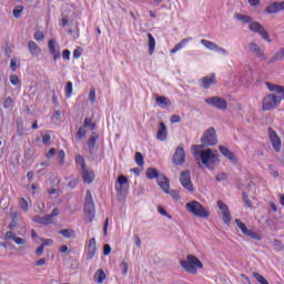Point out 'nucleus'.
<instances>
[{"label":"nucleus","instance_id":"1","mask_svg":"<svg viewBox=\"0 0 284 284\" xmlns=\"http://www.w3.org/2000/svg\"><path fill=\"white\" fill-rule=\"evenodd\" d=\"M193 155L195 156L196 160L200 159V161L203 163V165L211 171L216 170V165H219L220 160L219 155L214 153L212 149H206L199 151V145H193Z\"/></svg>","mask_w":284,"mask_h":284},{"label":"nucleus","instance_id":"2","mask_svg":"<svg viewBox=\"0 0 284 284\" xmlns=\"http://www.w3.org/2000/svg\"><path fill=\"white\" fill-rule=\"evenodd\" d=\"M180 265L189 274H196L199 270H203V262H201L199 257L193 254H189L186 260H180Z\"/></svg>","mask_w":284,"mask_h":284},{"label":"nucleus","instance_id":"3","mask_svg":"<svg viewBox=\"0 0 284 284\" xmlns=\"http://www.w3.org/2000/svg\"><path fill=\"white\" fill-rule=\"evenodd\" d=\"M94 212L95 207L94 201L92 200V192L88 190L84 199V214L87 223H92V221H94Z\"/></svg>","mask_w":284,"mask_h":284},{"label":"nucleus","instance_id":"4","mask_svg":"<svg viewBox=\"0 0 284 284\" xmlns=\"http://www.w3.org/2000/svg\"><path fill=\"white\" fill-rule=\"evenodd\" d=\"M283 101L282 97H277L276 94H267L262 100V110L263 112H267L268 110H274V108H278L281 102Z\"/></svg>","mask_w":284,"mask_h":284},{"label":"nucleus","instance_id":"5","mask_svg":"<svg viewBox=\"0 0 284 284\" xmlns=\"http://www.w3.org/2000/svg\"><path fill=\"white\" fill-rule=\"evenodd\" d=\"M186 210L191 214H194V216H200L201 219H207V216H210V212H207L205 210V206L197 201H192L187 203Z\"/></svg>","mask_w":284,"mask_h":284},{"label":"nucleus","instance_id":"6","mask_svg":"<svg viewBox=\"0 0 284 284\" xmlns=\"http://www.w3.org/2000/svg\"><path fill=\"white\" fill-rule=\"evenodd\" d=\"M201 143L203 145H216L219 143V138L216 136V130L214 128H210L203 132L201 136Z\"/></svg>","mask_w":284,"mask_h":284},{"label":"nucleus","instance_id":"7","mask_svg":"<svg viewBox=\"0 0 284 284\" xmlns=\"http://www.w3.org/2000/svg\"><path fill=\"white\" fill-rule=\"evenodd\" d=\"M180 183L182 187H185L187 192L194 193V184L192 183V175L190 171H182L180 174Z\"/></svg>","mask_w":284,"mask_h":284},{"label":"nucleus","instance_id":"8","mask_svg":"<svg viewBox=\"0 0 284 284\" xmlns=\"http://www.w3.org/2000/svg\"><path fill=\"white\" fill-rule=\"evenodd\" d=\"M205 103H207V105H212L213 108H216L217 110H222V111L227 110V100L220 97L206 98Z\"/></svg>","mask_w":284,"mask_h":284},{"label":"nucleus","instance_id":"9","mask_svg":"<svg viewBox=\"0 0 284 284\" xmlns=\"http://www.w3.org/2000/svg\"><path fill=\"white\" fill-rule=\"evenodd\" d=\"M268 136L273 145V150H275V152H281L282 142L276 131L272 130V128H268Z\"/></svg>","mask_w":284,"mask_h":284},{"label":"nucleus","instance_id":"10","mask_svg":"<svg viewBox=\"0 0 284 284\" xmlns=\"http://www.w3.org/2000/svg\"><path fill=\"white\" fill-rule=\"evenodd\" d=\"M174 165H183L185 163V150L183 146H178L173 154Z\"/></svg>","mask_w":284,"mask_h":284},{"label":"nucleus","instance_id":"11","mask_svg":"<svg viewBox=\"0 0 284 284\" xmlns=\"http://www.w3.org/2000/svg\"><path fill=\"white\" fill-rule=\"evenodd\" d=\"M284 10V2H272L265 8L267 14H276Z\"/></svg>","mask_w":284,"mask_h":284},{"label":"nucleus","instance_id":"12","mask_svg":"<svg viewBox=\"0 0 284 284\" xmlns=\"http://www.w3.org/2000/svg\"><path fill=\"white\" fill-rule=\"evenodd\" d=\"M216 83V75L214 73H211L210 75H206L201 79V88L204 90H209L210 87L214 85Z\"/></svg>","mask_w":284,"mask_h":284},{"label":"nucleus","instance_id":"13","mask_svg":"<svg viewBox=\"0 0 284 284\" xmlns=\"http://www.w3.org/2000/svg\"><path fill=\"white\" fill-rule=\"evenodd\" d=\"M83 183L90 184L94 181V171L90 170V168L85 166L81 169Z\"/></svg>","mask_w":284,"mask_h":284},{"label":"nucleus","instance_id":"14","mask_svg":"<svg viewBox=\"0 0 284 284\" xmlns=\"http://www.w3.org/2000/svg\"><path fill=\"white\" fill-rule=\"evenodd\" d=\"M219 150L221 154L225 156V159H229V161H231L232 163H237L239 160L236 159V155L234 154V152L230 151V149H227L226 146L220 145Z\"/></svg>","mask_w":284,"mask_h":284},{"label":"nucleus","instance_id":"15","mask_svg":"<svg viewBox=\"0 0 284 284\" xmlns=\"http://www.w3.org/2000/svg\"><path fill=\"white\" fill-rule=\"evenodd\" d=\"M94 254H97V240L94 237H92L89 241V246H88V250H87L88 261H92V258H94Z\"/></svg>","mask_w":284,"mask_h":284},{"label":"nucleus","instance_id":"16","mask_svg":"<svg viewBox=\"0 0 284 284\" xmlns=\"http://www.w3.org/2000/svg\"><path fill=\"white\" fill-rule=\"evenodd\" d=\"M129 185L130 182L128 181V178L125 175H119L115 182V191L123 192V187H128Z\"/></svg>","mask_w":284,"mask_h":284},{"label":"nucleus","instance_id":"17","mask_svg":"<svg viewBox=\"0 0 284 284\" xmlns=\"http://www.w3.org/2000/svg\"><path fill=\"white\" fill-rule=\"evenodd\" d=\"M145 175H146V179H149L150 181L154 179H156V181L158 179H165V175L162 173H159V171L154 168L146 169Z\"/></svg>","mask_w":284,"mask_h":284},{"label":"nucleus","instance_id":"18","mask_svg":"<svg viewBox=\"0 0 284 284\" xmlns=\"http://www.w3.org/2000/svg\"><path fill=\"white\" fill-rule=\"evenodd\" d=\"M32 221H34V223H39L40 225H52V215H36L33 216Z\"/></svg>","mask_w":284,"mask_h":284},{"label":"nucleus","instance_id":"19","mask_svg":"<svg viewBox=\"0 0 284 284\" xmlns=\"http://www.w3.org/2000/svg\"><path fill=\"white\" fill-rule=\"evenodd\" d=\"M48 45H49V52L53 57V61L61 59V52L57 51V41L49 40Z\"/></svg>","mask_w":284,"mask_h":284},{"label":"nucleus","instance_id":"20","mask_svg":"<svg viewBox=\"0 0 284 284\" xmlns=\"http://www.w3.org/2000/svg\"><path fill=\"white\" fill-rule=\"evenodd\" d=\"M99 139V134L97 132H92L91 136L87 141V145L89 149V154H92L94 152V148L97 145V140Z\"/></svg>","mask_w":284,"mask_h":284},{"label":"nucleus","instance_id":"21","mask_svg":"<svg viewBox=\"0 0 284 284\" xmlns=\"http://www.w3.org/2000/svg\"><path fill=\"white\" fill-rule=\"evenodd\" d=\"M248 48L251 52H254L256 57H258V59H262L263 61H265V53L263 52V50H261V47H258V44H256L255 42H251L248 44Z\"/></svg>","mask_w":284,"mask_h":284},{"label":"nucleus","instance_id":"22","mask_svg":"<svg viewBox=\"0 0 284 284\" xmlns=\"http://www.w3.org/2000/svg\"><path fill=\"white\" fill-rule=\"evenodd\" d=\"M28 48L31 57H39V54H41V48H39V44H37V42L30 40L28 42Z\"/></svg>","mask_w":284,"mask_h":284},{"label":"nucleus","instance_id":"23","mask_svg":"<svg viewBox=\"0 0 284 284\" xmlns=\"http://www.w3.org/2000/svg\"><path fill=\"white\" fill-rule=\"evenodd\" d=\"M156 139L159 141H165L168 139V126H165V123L161 122L160 128L156 133Z\"/></svg>","mask_w":284,"mask_h":284},{"label":"nucleus","instance_id":"24","mask_svg":"<svg viewBox=\"0 0 284 284\" xmlns=\"http://www.w3.org/2000/svg\"><path fill=\"white\" fill-rule=\"evenodd\" d=\"M155 103L156 105H159L160 108H170V105H172V101L163 95H159L155 98Z\"/></svg>","mask_w":284,"mask_h":284},{"label":"nucleus","instance_id":"25","mask_svg":"<svg viewBox=\"0 0 284 284\" xmlns=\"http://www.w3.org/2000/svg\"><path fill=\"white\" fill-rule=\"evenodd\" d=\"M158 184L160 185L161 190L165 192V194H170V180H168V176L164 175V179H158Z\"/></svg>","mask_w":284,"mask_h":284},{"label":"nucleus","instance_id":"26","mask_svg":"<svg viewBox=\"0 0 284 284\" xmlns=\"http://www.w3.org/2000/svg\"><path fill=\"white\" fill-rule=\"evenodd\" d=\"M58 234H61L64 239H77V233L72 229L60 230Z\"/></svg>","mask_w":284,"mask_h":284},{"label":"nucleus","instance_id":"27","mask_svg":"<svg viewBox=\"0 0 284 284\" xmlns=\"http://www.w3.org/2000/svg\"><path fill=\"white\" fill-rule=\"evenodd\" d=\"M149 39V54H154V49L156 48V40L154 39V36L152 33L146 34Z\"/></svg>","mask_w":284,"mask_h":284},{"label":"nucleus","instance_id":"28","mask_svg":"<svg viewBox=\"0 0 284 284\" xmlns=\"http://www.w3.org/2000/svg\"><path fill=\"white\" fill-rule=\"evenodd\" d=\"M191 39L192 38L183 39L181 42L175 44L174 48L171 49V54H176V52H179V50H182V48H185V45H187V41H190Z\"/></svg>","mask_w":284,"mask_h":284},{"label":"nucleus","instance_id":"29","mask_svg":"<svg viewBox=\"0 0 284 284\" xmlns=\"http://www.w3.org/2000/svg\"><path fill=\"white\" fill-rule=\"evenodd\" d=\"M93 278H94L95 283H99V284L103 283V281L106 278L105 272H103V270H101V268L98 270V271L95 272Z\"/></svg>","mask_w":284,"mask_h":284},{"label":"nucleus","instance_id":"30","mask_svg":"<svg viewBox=\"0 0 284 284\" xmlns=\"http://www.w3.org/2000/svg\"><path fill=\"white\" fill-rule=\"evenodd\" d=\"M234 18L237 20V21H241L242 23H250L252 21V17L250 16H245L243 13H235L234 14Z\"/></svg>","mask_w":284,"mask_h":284},{"label":"nucleus","instance_id":"31","mask_svg":"<svg viewBox=\"0 0 284 284\" xmlns=\"http://www.w3.org/2000/svg\"><path fill=\"white\" fill-rule=\"evenodd\" d=\"M284 59V47L281 48L274 57L271 58V63H275V61H283Z\"/></svg>","mask_w":284,"mask_h":284},{"label":"nucleus","instance_id":"32","mask_svg":"<svg viewBox=\"0 0 284 284\" xmlns=\"http://www.w3.org/2000/svg\"><path fill=\"white\" fill-rule=\"evenodd\" d=\"M262 28H263V24L260 23V22H256V21H254V22L251 21L250 24H248V29L251 30V32H257L258 33V31Z\"/></svg>","mask_w":284,"mask_h":284},{"label":"nucleus","instance_id":"33","mask_svg":"<svg viewBox=\"0 0 284 284\" xmlns=\"http://www.w3.org/2000/svg\"><path fill=\"white\" fill-rule=\"evenodd\" d=\"M202 45H204V48H207V50H216L217 45L216 43L202 39L201 40Z\"/></svg>","mask_w":284,"mask_h":284},{"label":"nucleus","instance_id":"34","mask_svg":"<svg viewBox=\"0 0 284 284\" xmlns=\"http://www.w3.org/2000/svg\"><path fill=\"white\" fill-rule=\"evenodd\" d=\"M246 236H248L250 239H253L254 241H261L263 239V236H261V234L256 233L253 230H248L246 233Z\"/></svg>","mask_w":284,"mask_h":284},{"label":"nucleus","instance_id":"35","mask_svg":"<svg viewBox=\"0 0 284 284\" xmlns=\"http://www.w3.org/2000/svg\"><path fill=\"white\" fill-rule=\"evenodd\" d=\"M75 163L80 165L81 170L88 168V165L85 164V159L81 154L75 155Z\"/></svg>","mask_w":284,"mask_h":284},{"label":"nucleus","instance_id":"36","mask_svg":"<svg viewBox=\"0 0 284 284\" xmlns=\"http://www.w3.org/2000/svg\"><path fill=\"white\" fill-rule=\"evenodd\" d=\"M135 163L136 165H139L140 168H142V165L145 164V161L143 159V154L141 152H135Z\"/></svg>","mask_w":284,"mask_h":284},{"label":"nucleus","instance_id":"37","mask_svg":"<svg viewBox=\"0 0 284 284\" xmlns=\"http://www.w3.org/2000/svg\"><path fill=\"white\" fill-rule=\"evenodd\" d=\"M83 126L89 128L92 131L97 129V123L92 122V119L85 118Z\"/></svg>","mask_w":284,"mask_h":284},{"label":"nucleus","instance_id":"38","mask_svg":"<svg viewBox=\"0 0 284 284\" xmlns=\"http://www.w3.org/2000/svg\"><path fill=\"white\" fill-rule=\"evenodd\" d=\"M88 131H85V126H80L75 136L78 141H81L82 139H85V134Z\"/></svg>","mask_w":284,"mask_h":284},{"label":"nucleus","instance_id":"39","mask_svg":"<svg viewBox=\"0 0 284 284\" xmlns=\"http://www.w3.org/2000/svg\"><path fill=\"white\" fill-rule=\"evenodd\" d=\"M258 34L262 37V39H264V41H267L268 43L272 42V40L270 39V33H267V30H265V28L262 27L258 31Z\"/></svg>","mask_w":284,"mask_h":284},{"label":"nucleus","instance_id":"40","mask_svg":"<svg viewBox=\"0 0 284 284\" xmlns=\"http://www.w3.org/2000/svg\"><path fill=\"white\" fill-rule=\"evenodd\" d=\"M273 245H274V250H276V252H283V250H284L283 242L275 239V240H273Z\"/></svg>","mask_w":284,"mask_h":284},{"label":"nucleus","instance_id":"41","mask_svg":"<svg viewBox=\"0 0 284 284\" xmlns=\"http://www.w3.org/2000/svg\"><path fill=\"white\" fill-rule=\"evenodd\" d=\"M64 92H65L67 99H70V97H72V81L67 82Z\"/></svg>","mask_w":284,"mask_h":284},{"label":"nucleus","instance_id":"42","mask_svg":"<svg viewBox=\"0 0 284 284\" xmlns=\"http://www.w3.org/2000/svg\"><path fill=\"white\" fill-rule=\"evenodd\" d=\"M19 205L20 207L23 210V212H28V210H30V206L28 204V201L24 197H21L19 200Z\"/></svg>","mask_w":284,"mask_h":284},{"label":"nucleus","instance_id":"43","mask_svg":"<svg viewBox=\"0 0 284 284\" xmlns=\"http://www.w3.org/2000/svg\"><path fill=\"white\" fill-rule=\"evenodd\" d=\"M10 83L12 85H21V80H19V75L17 74H11L10 75Z\"/></svg>","mask_w":284,"mask_h":284},{"label":"nucleus","instance_id":"44","mask_svg":"<svg viewBox=\"0 0 284 284\" xmlns=\"http://www.w3.org/2000/svg\"><path fill=\"white\" fill-rule=\"evenodd\" d=\"M14 101L12 100V98L8 97L6 98L4 102H3V108L6 110H10V108H12Z\"/></svg>","mask_w":284,"mask_h":284},{"label":"nucleus","instance_id":"45","mask_svg":"<svg viewBox=\"0 0 284 284\" xmlns=\"http://www.w3.org/2000/svg\"><path fill=\"white\" fill-rule=\"evenodd\" d=\"M21 12H23V6H18L13 9V17L19 19L21 17Z\"/></svg>","mask_w":284,"mask_h":284},{"label":"nucleus","instance_id":"46","mask_svg":"<svg viewBox=\"0 0 284 284\" xmlns=\"http://www.w3.org/2000/svg\"><path fill=\"white\" fill-rule=\"evenodd\" d=\"M89 101L91 103H94V101H97V90L94 88H91L90 89V92H89Z\"/></svg>","mask_w":284,"mask_h":284},{"label":"nucleus","instance_id":"47","mask_svg":"<svg viewBox=\"0 0 284 284\" xmlns=\"http://www.w3.org/2000/svg\"><path fill=\"white\" fill-rule=\"evenodd\" d=\"M58 160H59L60 165H63V163H65V151L60 150L58 152Z\"/></svg>","mask_w":284,"mask_h":284},{"label":"nucleus","instance_id":"48","mask_svg":"<svg viewBox=\"0 0 284 284\" xmlns=\"http://www.w3.org/2000/svg\"><path fill=\"white\" fill-rule=\"evenodd\" d=\"M242 200L245 203L246 207H252V202L250 201V196L247 195V193H242Z\"/></svg>","mask_w":284,"mask_h":284},{"label":"nucleus","instance_id":"49","mask_svg":"<svg viewBox=\"0 0 284 284\" xmlns=\"http://www.w3.org/2000/svg\"><path fill=\"white\" fill-rule=\"evenodd\" d=\"M82 54H83V48L78 47V48L73 51V59H80Z\"/></svg>","mask_w":284,"mask_h":284},{"label":"nucleus","instance_id":"50","mask_svg":"<svg viewBox=\"0 0 284 284\" xmlns=\"http://www.w3.org/2000/svg\"><path fill=\"white\" fill-rule=\"evenodd\" d=\"M217 207L222 211V213L230 212L227 204L223 203V201H217Z\"/></svg>","mask_w":284,"mask_h":284},{"label":"nucleus","instance_id":"51","mask_svg":"<svg viewBox=\"0 0 284 284\" xmlns=\"http://www.w3.org/2000/svg\"><path fill=\"white\" fill-rule=\"evenodd\" d=\"M223 214V221H224V223H231L232 222V215L230 214V211H225L224 213H222Z\"/></svg>","mask_w":284,"mask_h":284},{"label":"nucleus","instance_id":"52","mask_svg":"<svg viewBox=\"0 0 284 284\" xmlns=\"http://www.w3.org/2000/svg\"><path fill=\"white\" fill-rule=\"evenodd\" d=\"M268 172L272 176H274V179H278V171H276L272 164H268Z\"/></svg>","mask_w":284,"mask_h":284},{"label":"nucleus","instance_id":"53","mask_svg":"<svg viewBox=\"0 0 284 284\" xmlns=\"http://www.w3.org/2000/svg\"><path fill=\"white\" fill-rule=\"evenodd\" d=\"M120 267H121V270H122V274H123L124 276H126V275H128V262L122 261L121 264H120Z\"/></svg>","mask_w":284,"mask_h":284},{"label":"nucleus","instance_id":"54","mask_svg":"<svg viewBox=\"0 0 284 284\" xmlns=\"http://www.w3.org/2000/svg\"><path fill=\"white\" fill-rule=\"evenodd\" d=\"M215 180H217L219 182L227 181V174L225 172H221L215 176Z\"/></svg>","mask_w":284,"mask_h":284},{"label":"nucleus","instance_id":"55","mask_svg":"<svg viewBox=\"0 0 284 284\" xmlns=\"http://www.w3.org/2000/svg\"><path fill=\"white\" fill-rule=\"evenodd\" d=\"M266 88H268L270 92H276L278 84H272V82H265Z\"/></svg>","mask_w":284,"mask_h":284},{"label":"nucleus","instance_id":"56","mask_svg":"<svg viewBox=\"0 0 284 284\" xmlns=\"http://www.w3.org/2000/svg\"><path fill=\"white\" fill-rule=\"evenodd\" d=\"M34 39H36V41H43V39H45V36L43 34L42 31H37L34 33Z\"/></svg>","mask_w":284,"mask_h":284},{"label":"nucleus","instance_id":"57","mask_svg":"<svg viewBox=\"0 0 284 284\" xmlns=\"http://www.w3.org/2000/svg\"><path fill=\"white\" fill-rule=\"evenodd\" d=\"M42 242L43 247H48L54 244V241H52V239H42Z\"/></svg>","mask_w":284,"mask_h":284},{"label":"nucleus","instance_id":"58","mask_svg":"<svg viewBox=\"0 0 284 284\" xmlns=\"http://www.w3.org/2000/svg\"><path fill=\"white\" fill-rule=\"evenodd\" d=\"M110 252H112V247L110 246V244H104V246H103L104 256H108L110 254Z\"/></svg>","mask_w":284,"mask_h":284},{"label":"nucleus","instance_id":"59","mask_svg":"<svg viewBox=\"0 0 284 284\" xmlns=\"http://www.w3.org/2000/svg\"><path fill=\"white\" fill-rule=\"evenodd\" d=\"M14 243H17V245H26V239L23 237H13Z\"/></svg>","mask_w":284,"mask_h":284},{"label":"nucleus","instance_id":"60","mask_svg":"<svg viewBox=\"0 0 284 284\" xmlns=\"http://www.w3.org/2000/svg\"><path fill=\"white\" fill-rule=\"evenodd\" d=\"M133 241H134L136 247H141V237H139V234L133 235Z\"/></svg>","mask_w":284,"mask_h":284},{"label":"nucleus","instance_id":"61","mask_svg":"<svg viewBox=\"0 0 284 284\" xmlns=\"http://www.w3.org/2000/svg\"><path fill=\"white\" fill-rule=\"evenodd\" d=\"M235 223H236L237 227H239L241 231L244 230L245 227H247V226L245 225V223H243L240 219H236V220H235Z\"/></svg>","mask_w":284,"mask_h":284},{"label":"nucleus","instance_id":"62","mask_svg":"<svg viewBox=\"0 0 284 284\" xmlns=\"http://www.w3.org/2000/svg\"><path fill=\"white\" fill-rule=\"evenodd\" d=\"M171 123H181V115H172L171 116Z\"/></svg>","mask_w":284,"mask_h":284},{"label":"nucleus","instance_id":"63","mask_svg":"<svg viewBox=\"0 0 284 284\" xmlns=\"http://www.w3.org/2000/svg\"><path fill=\"white\" fill-rule=\"evenodd\" d=\"M54 154H57V149L54 148L50 149L49 152L47 153V159H52Z\"/></svg>","mask_w":284,"mask_h":284},{"label":"nucleus","instance_id":"64","mask_svg":"<svg viewBox=\"0 0 284 284\" xmlns=\"http://www.w3.org/2000/svg\"><path fill=\"white\" fill-rule=\"evenodd\" d=\"M277 94H283L282 99H284V87L277 85V89L275 90Z\"/></svg>","mask_w":284,"mask_h":284}]
</instances>
